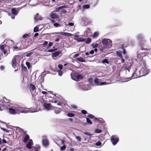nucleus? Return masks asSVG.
<instances>
[{"instance_id":"obj_1","label":"nucleus","mask_w":151,"mask_h":151,"mask_svg":"<svg viewBox=\"0 0 151 151\" xmlns=\"http://www.w3.org/2000/svg\"><path fill=\"white\" fill-rule=\"evenodd\" d=\"M150 72V70L147 69L145 66L143 68L141 69L140 70L136 71L135 72L133 73L132 77H133L134 78H135L142 76L143 75L141 76L140 75L137 74V73H138L140 72H142L143 74V75L145 76L149 74Z\"/></svg>"},{"instance_id":"obj_2","label":"nucleus","mask_w":151,"mask_h":151,"mask_svg":"<svg viewBox=\"0 0 151 151\" xmlns=\"http://www.w3.org/2000/svg\"><path fill=\"white\" fill-rule=\"evenodd\" d=\"M102 43L106 48H110L112 45L111 41L108 39H104L102 41Z\"/></svg>"},{"instance_id":"obj_3","label":"nucleus","mask_w":151,"mask_h":151,"mask_svg":"<svg viewBox=\"0 0 151 151\" xmlns=\"http://www.w3.org/2000/svg\"><path fill=\"white\" fill-rule=\"evenodd\" d=\"M19 11V9L18 8H12L11 9V13H9L8 15L11 17L12 19L15 18V16H16Z\"/></svg>"},{"instance_id":"obj_4","label":"nucleus","mask_w":151,"mask_h":151,"mask_svg":"<svg viewBox=\"0 0 151 151\" xmlns=\"http://www.w3.org/2000/svg\"><path fill=\"white\" fill-rule=\"evenodd\" d=\"M71 76L72 79L76 81H78L82 78V76L81 75L74 73L71 74Z\"/></svg>"},{"instance_id":"obj_5","label":"nucleus","mask_w":151,"mask_h":151,"mask_svg":"<svg viewBox=\"0 0 151 151\" xmlns=\"http://www.w3.org/2000/svg\"><path fill=\"white\" fill-rule=\"evenodd\" d=\"M16 106V114H19L20 113H26L29 112L27 110L23 109V108L20 106Z\"/></svg>"},{"instance_id":"obj_6","label":"nucleus","mask_w":151,"mask_h":151,"mask_svg":"<svg viewBox=\"0 0 151 151\" xmlns=\"http://www.w3.org/2000/svg\"><path fill=\"white\" fill-rule=\"evenodd\" d=\"M110 140L113 145H116L119 141L118 137L116 135H112L110 138Z\"/></svg>"},{"instance_id":"obj_7","label":"nucleus","mask_w":151,"mask_h":151,"mask_svg":"<svg viewBox=\"0 0 151 151\" xmlns=\"http://www.w3.org/2000/svg\"><path fill=\"white\" fill-rule=\"evenodd\" d=\"M8 103H5L2 100H0V111H2L5 109L8 108Z\"/></svg>"},{"instance_id":"obj_8","label":"nucleus","mask_w":151,"mask_h":151,"mask_svg":"<svg viewBox=\"0 0 151 151\" xmlns=\"http://www.w3.org/2000/svg\"><path fill=\"white\" fill-rule=\"evenodd\" d=\"M9 111L11 114H16V106H12L9 108Z\"/></svg>"},{"instance_id":"obj_9","label":"nucleus","mask_w":151,"mask_h":151,"mask_svg":"<svg viewBox=\"0 0 151 151\" xmlns=\"http://www.w3.org/2000/svg\"><path fill=\"white\" fill-rule=\"evenodd\" d=\"M42 142L44 146L46 147L48 145L49 142L46 136H44L43 137Z\"/></svg>"},{"instance_id":"obj_10","label":"nucleus","mask_w":151,"mask_h":151,"mask_svg":"<svg viewBox=\"0 0 151 151\" xmlns=\"http://www.w3.org/2000/svg\"><path fill=\"white\" fill-rule=\"evenodd\" d=\"M17 56H15L12 59V65L14 68H15L17 65Z\"/></svg>"},{"instance_id":"obj_11","label":"nucleus","mask_w":151,"mask_h":151,"mask_svg":"<svg viewBox=\"0 0 151 151\" xmlns=\"http://www.w3.org/2000/svg\"><path fill=\"white\" fill-rule=\"evenodd\" d=\"M50 17L52 19H56L58 17V15L55 12H52L50 14Z\"/></svg>"},{"instance_id":"obj_12","label":"nucleus","mask_w":151,"mask_h":151,"mask_svg":"<svg viewBox=\"0 0 151 151\" xmlns=\"http://www.w3.org/2000/svg\"><path fill=\"white\" fill-rule=\"evenodd\" d=\"M95 83L99 85H103L106 84V82H102L100 83L99 82V80L98 78H96L94 80Z\"/></svg>"},{"instance_id":"obj_13","label":"nucleus","mask_w":151,"mask_h":151,"mask_svg":"<svg viewBox=\"0 0 151 151\" xmlns=\"http://www.w3.org/2000/svg\"><path fill=\"white\" fill-rule=\"evenodd\" d=\"M52 102L54 103H57L58 105L60 106L61 104V103L59 98L57 99H54L52 100Z\"/></svg>"},{"instance_id":"obj_14","label":"nucleus","mask_w":151,"mask_h":151,"mask_svg":"<svg viewBox=\"0 0 151 151\" xmlns=\"http://www.w3.org/2000/svg\"><path fill=\"white\" fill-rule=\"evenodd\" d=\"M60 52L59 51H56L53 53L52 55V56L54 60H56L57 57L58 56Z\"/></svg>"},{"instance_id":"obj_15","label":"nucleus","mask_w":151,"mask_h":151,"mask_svg":"<svg viewBox=\"0 0 151 151\" xmlns=\"http://www.w3.org/2000/svg\"><path fill=\"white\" fill-rule=\"evenodd\" d=\"M33 145V142L32 140L29 139L26 145L27 147L29 149H31L32 146Z\"/></svg>"},{"instance_id":"obj_16","label":"nucleus","mask_w":151,"mask_h":151,"mask_svg":"<svg viewBox=\"0 0 151 151\" xmlns=\"http://www.w3.org/2000/svg\"><path fill=\"white\" fill-rule=\"evenodd\" d=\"M54 109L55 113L57 114H59L62 111L61 109L56 107H54Z\"/></svg>"},{"instance_id":"obj_17","label":"nucleus","mask_w":151,"mask_h":151,"mask_svg":"<svg viewBox=\"0 0 151 151\" xmlns=\"http://www.w3.org/2000/svg\"><path fill=\"white\" fill-rule=\"evenodd\" d=\"M43 106L47 110H49L51 108V104L49 103H45Z\"/></svg>"},{"instance_id":"obj_18","label":"nucleus","mask_w":151,"mask_h":151,"mask_svg":"<svg viewBox=\"0 0 151 151\" xmlns=\"http://www.w3.org/2000/svg\"><path fill=\"white\" fill-rule=\"evenodd\" d=\"M137 38L138 41H140L144 38V36L142 34H139L137 36Z\"/></svg>"},{"instance_id":"obj_19","label":"nucleus","mask_w":151,"mask_h":151,"mask_svg":"<svg viewBox=\"0 0 151 151\" xmlns=\"http://www.w3.org/2000/svg\"><path fill=\"white\" fill-rule=\"evenodd\" d=\"M36 87L39 90H41L42 89H43V86L40 83H39L36 86Z\"/></svg>"},{"instance_id":"obj_20","label":"nucleus","mask_w":151,"mask_h":151,"mask_svg":"<svg viewBox=\"0 0 151 151\" xmlns=\"http://www.w3.org/2000/svg\"><path fill=\"white\" fill-rule=\"evenodd\" d=\"M36 87L33 84L31 83L29 85V89L31 91H33L36 89Z\"/></svg>"},{"instance_id":"obj_21","label":"nucleus","mask_w":151,"mask_h":151,"mask_svg":"<svg viewBox=\"0 0 151 151\" xmlns=\"http://www.w3.org/2000/svg\"><path fill=\"white\" fill-rule=\"evenodd\" d=\"M99 0H90V3L93 4L94 6H95L98 3Z\"/></svg>"},{"instance_id":"obj_22","label":"nucleus","mask_w":151,"mask_h":151,"mask_svg":"<svg viewBox=\"0 0 151 151\" xmlns=\"http://www.w3.org/2000/svg\"><path fill=\"white\" fill-rule=\"evenodd\" d=\"M29 137L28 135L26 134L23 139V142H27V141L29 139Z\"/></svg>"},{"instance_id":"obj_23","label":"nucleus","mask_w":151,"mask_h":151,"mask_svg":"<svg viewBox=\"0 0 151 151\" xmlns=\"http://www.w3.org/2000/svg\"><path fill=\"white\" fill-rule=\"evenodd\" d=\"M116 54L118 56L120 57V58H123L122 55V51H116Z\"/></svg>"},{"instance_id":"obj_24","label":"nucleus","mask_w":151,"mask_h":151,"mask_svg":"<svg viewBox=\"0 0 151 151\" xmlns=\"http://www.w3.org/2000/svg\"><path fill=\"white\" fill-rule=\"evenodd\" d=\"M61 35L66 36H68V37H70L71 35H72V34L68 33H67L66 32H61Z\"/></svg>"},{"instance_id":"obj_25","label":"nucleus","mask_w":151,"mask_h":151,"mask_svg":"<svg viewBox=\"0 0 151 151\" xmlns=\"http://www.w3.org/2000/svg\"><path fill=\"white\" fill-rule=\"evenodd\" d=\"M38 14H37V15L35 17V21H37L39 20H41L42 19V17H38Z\"/></svg>"},{"instance_id":"obj_26","label":"nucleus","mask_w":151,"mask_h":151,"mask_svg":"<svg viewBox=\"0 0 151 151\" xmlns=\"http://www.w3.org/2000/svg\"><path fill=\"white\" fill-rule=\"evenodd\" d=\"M75 40L78 42H83L85 41L86 40L85 39L80 37L78 38H77L76 39H75Z\"/></svg>"},{"instance_id":"obj_27","label":"nucleus","mask_w":151,"mask_h":151,"mask_svg":"<svg viewBox=\"0 0 151 151\" xmlns=\"http://www.w3.org/2000/svg\"><path fill=\"white\" fill-rule=\"evenodd\" d=\"M2 124H3L4 125L6 126V124L5 123H4V122H0V127L1 128V129H3L4 131H5L7 132L6 130L5 129L2 128Z\"/></svg>"},{"instance_id":"obj_28","label":"nucleus","mask_w":151,"mask_h":151,"mask_svg":"<svg viewBox=\"0 0 151 151\" xmlns=\"http://www.w3.org/2000/svg\"><path fill=\"white\" fill-rule=\"evenodd\" d=\"M88 86V85H84L82 87H81V88L83 90H89V88H87V87Z\"/></svg>"},{"instance_id":"obj_29","label":"nucleus","mask_w":151,"mask_h":151,"mask_svg":"<svg viewBox=\"0 0 151 151\" xmlns=\"http://www.w3.org/2000/svg\"><path fill=\"white\" fill-rule=\"evenodd\" d=\"M88 20V18L86 17H83L82 19V21L84 22V24H85L86 22Z\"/></svg>"},{"instance_id":"obj_30","label":"nucleus","mask_w":151,"mask_h":151,"mask_svg":"<svg viewBox=\"0 0 151 151\" xmlns=\"http://www.w3.org/2000/svg\"><path fill=\"white\" fill-rule=\"evenodd\" d=\"M76 60H77L80 61L81 62H84L85 60L83 59V58L81 57L80 58H76Z\"/></svg>"},{"instance_id":"obj_31","label":"nucleus","mask_w":151,"mask_h":151,"mask_svg":"<svg viewBox=\"0 0 151 151\" xmlns=\"http://www.w3.org/2000/svg\"><path fill=\"white\" fill-rule=\"evenodd\" d=\"M85 41L86 43V44H88L91 42V39L90 38H88Z\"/></svg>"},{"instance_id":"obj_32","label":"nucleus","mask_w":151,"mask_h":151,"mask_svg":"<svg viewBox=\"0 0 151 151\" xmlns=\"http://www.w3.org/2000/svg\"><path fill=\"white\" fill-rule=\"evenodd\" d=\"M5 47V45H1L0 46V49L1 50V52L5 50L4 48Z\"/></svg>"},{"instance_id":"obj_33","label":"nucleus","mask_w":151,"mask_h":151,"mask_svg":"<svg viewBox=\"0 0 151 151\" xmlns=\"http://www.w3.org/2000/svg\"><path fill=\"white\" fill-rule=\"evenodd\" d=\"M67 116L68 117H72L75 116V114L72 113H68L67 114Z\"/></svg>"},{"instance_id":"obj_34","label":"nucleus","mask_w":151,"mask_h":151,"mask_svg":"<svg viewBox=\"0 0 151 151\" xmlns=\"http://www.w3.org/2000/svg\"><path fill=\"white\" fill-rule=\"evenodd\" d=\"M83 8L84 9H88L90 8V6L89 5H84L83 6Z\"/></svg>"},{"instance_id":"obj_35","label":"nucleus","mask_w":151,"mask_h":151,"mask_svg":"<svg viewBox=\"0 0 151 151\" xmlns=\"http://www.w3.org/2000/svg\"><path fill=\"white\" fill-rule=\"evenodd\" d=\"M102 63H106L107 64L109 63V62L108 60L107 59H105L104 60H103L102 61Z\"/></svg>"},{"instance_id":"obj_36","label":"nucleus","mask_w":151,"mask_h":151,"mask_svg":"<svg viewBox=\"0 0 151 151\" xmlns=\"http://www.w3.org/2000/svg\"><path fill=\"white\" fill-rule=\"evenodd\" d=\"M86 121L87 122L90 124H91L92 123V122L91 121V120L88 118H86Z\"/></svg>"},{"instance_id":"obj_37","label":"nucleus","mask_w":151,"mask_h":151,"mask_svg":"<svg viewBox=\"0 0 151 151\" xmlns=\"http://www.w3.org/2000/svg\"><path fill=\"white\" fill-rule=\"evenodd\" d=\"M66 148V145H64L60 148V150L63 151Z\"/></svg>"},{"instance_id":"obj_38","label":"nucleus","mask_w":151,"mask_h":151,"mask_svg":"<svg viewBox=\"0 0 151 151\" xmlns=\"http://www.w3.org/2000/svg\"><path fill=\"white\" fill-rule=\"evenodd\" d=\"M38 27L37 26L35 27L34 29V32H37L38 31Z\"/></svg>"},{"instance_id":"obj_39","label":"nucleus","mask_w":151,"mask_h":151,"mask_svg":"<svg viewBox=\"0 0 151 151\" xmlns=\"http://www.w3.org/2000/svg\"><path fill=\"white\" fill-rule=\"evenodd\" d=\"M98 44H91V46L93 48H96L98 46Z\"/></svg>"},{"instance_id":"obj_40","label":"nucleus","mask_w":151,"mask_h":151,"mask_svg":"<svg viewBox=\"0 0 151 151\" xmlns=\"http://www.w3.org/2000/svg\"><path fill=\"white\" fill-rule=\"evenodd\" d=\"M47 44L48 42L47 41H45L42 44V45L43 47H45L46 45H47Z\"/></svg>"},{"instance_id":"obj_41","label":"nucleus","mask_w":151,"mask_h":151,"mask_svg":"<svg viewBox=\"0 0 151 151\" xmlns=\"http://www.w3.org/2000/svg\"><path fill=\"white\" fill-rule=\"evenodd\" d=\"M101 131H102L101 129H96L95 130V132L96 133H100Z\"/></svg>"},{"instance_id":"obj_42","label":"nucleus","mask_w":151,"mask_h":151,"mask_svg":"<svg viewBox=\"0 0 151 151\" xmlns=\"http://www.w3.org/2000/svg\"><path fill=\"white\" fill-rule=\"evenodd\" d=\"M99 34L97 32H95L93 35V37L95 38Z\"/></svg>"},{"instance_id":"obj_43","label":"nucleus","mask_w":151,"mask_h":151,"mask_svg":"<svg viewBox=\"0 0 151 151\" xmlns=\"http://www.w3.org/2000/svg\"><path fill=\"white\" fill-rule=\"evenodd\" d=\"M101 144V142L99 141H98L95 143V145L97 146H100Z\"/></svg>"},{"instance_id":"obj_44","label":"nucleus","mask_w":151,"mask_h":151,"mask_svg":"<svg viewBox=\"0 0 151 151\" xmlns=\"http://www.w3.org/2000/svg\"><path fill=\"white\" fill-rule=\"evenodd\" d=\"M84 134H85L89 136L90 137H91V136H92V134L89 132H84Z\"/></svg>"},{"instance_id":"obj_45","label":"nucleus","mask_w":151,"mask_h":151,"mask_svg":"<svg viewBox=\"0 0 151 151\" xmlns=\"http://www.w3.org/2000/svg\"><path fill=\"white\" fill-rule=\"evenodd\" d=\"M54 25L56 27H60V24L58 23H55L54 24Z\"/></svg>"},{"instance_id":"obj_46","label":"nucleus","mask_w":151,"mask_h":151,"mask_svg":"<svg viewBox=\"0 0 151 151\" xmlns=\"http://www.w3.org/2000/svg\"><path fill=\"white\" fill-rule=\"evenodd\" d=\"M71 108L73 109H76V105L74 104H72L70 105Z\"/></svg>"},{"instance_id":"obj_47","label":"nucleus","mask_w":151,"mask_h":151,"mask_svg":"<svg viewBox=\"0 0 151 151\" xmlns=\"http://www.w3.org/2000/svg\"><path fill=\"white\" fill-rule=\"evenodd\" d=\"M76 139L79 141H80L81 140V137L78 136H76Z\"/></svg>"},{"instance_id":"obj_48","label":"nucleus","mask_w":151,"mask_h":151,"mask_svg":"<svg viewBox=\"0 0 151 151\" xmlns=\"http://www.w3.org/2000/svg\"><path fill=\"white\" fill-rule=\"evenodd\" d=\"M26 65L27 66L28 68L29 69V68L30 67V63L29 62H26Z\"/></svg>"},{"instance_id":"obj_49","label":"nucleus","mask_w":151,"mask_h":151,"mask_svg":"<svg viewBox=\"0 0 151 151\" xmlns=\"http://www.w3.org/2000/svg\"><path fill=\"white\" fill-rule=\"evenodd\" d=\"M29 35L28 34H25L23 35V38H25L26 37H29Z\"/></svg>"},{"instance_id":"obj_50","label":"nucleus","mask_w":151,"mask_h":151,"mask_svg":"<svg viewBox=\"0 0 151 151\" xmlns=\"http://www.w3.org/2000/svg\"><path fill=\"white\" fill-rule=\"evenodd\" d=\"M58 75L59 76H61L62 75L63 72L61 70H59L58 71Z\"/></svg>"},{"instance_id":"obj_51","label":"nucleus","mask_w":151,"mask_h":151,"mask_svg":"<svg viewBox=\"0 0 151 151\" xmlns=\"http://www.w3.org/2000/svg\"><path fill=\"white\" fill-rule=\"evenodd\" d=\"M88 117L91 119H93L94 118V116L92 114H89L88 115Z\"/></svg>"},{"instance_id":"obj_52","label":"nucleus","mask_w":151,"mask_h":151,"mask_svg":"<svg viewBox=\"0 0 151 151\" xmlns=\"http://www.w3.org/2000/svg\"><path fill=\"white\" fill-rule=\"evenodd\" d=\"M1 52L4 53V55L5 56H6L7 55V54H6L7 52L5 50H4L3 51H2Z\"/></svg>"},{"instance_id":"obj_53","label":"nucleus","mask_w":151,"mask_h":151,"mask_svg":"<svg viewBox=\"0 0 151 151\" xmlns=\"http://www.w3.org/2000/svg\"><path fill=\"white\" fill-rule=\"evenodd\" d=\"M105 47L104 46V47H102L100 48L99 50L100 51H101V52H103V51L105 49Z\"/></svg>"},{"instance_id":"obj_54","label":"nucleus","mask_w":151,"mask_h":151,"mask_svg":"<svg viewBox=\"0 0 151 151\" xmlns=\"http://www.w3.org/2000/svg\"><path fill=\"white\" fill-rule=\"evenodd\" d=\"M32 52H29V53H27L26 55V56L27 57H29L30 56V55L32 54Z\"/></svg>"},{"instance_id":"obj_55","label":"nucleus","mask_w":151,"mask_h":151,"mask_svg":"<svg viewBox=\"0 0 151 151\" xmlns=\"http://www.w3.org/2000/svg\"><path fill=\"white\" fill-rule=\"evenodd\" d=\"M81 112L82 114H86L87 113V111L85 110H82L81 111Z\"/></svg>"},{"instance_id":"obj_56","label":"nucleus","mask_w":151,"mask_h":151,"mask_svg":"<svg viewBox=\"0 0 151 151\" xmlns=\"http://www.w3.org/2000/svg\"><path fill=\"white\" fill-rule=\"evenodd\" d=\"M74 37L75 38V39L78 38V37L79 36L77 35V33H75V34H74Z\"/></svg>"},{"instance_id":"obj_57","label":"nucleus","mask_w":151,"mask_h":151,"mask_svg":"<svg viewBox=\"0 0 151 151\" xmlns=\"http://www.w3.org/2000/svg\"><path fill=\"white\" fill-rule=\"evenodd\" d=\"M74 25V24L72 22H70L67 25L70 26H73Z\"/></svg>"},{"instance_id":"obj_58","label":"nucleus","mask_w":151,"mask_h":151,"mask_svg":"<svg viewBox=\"0 0 151 151\" xmlns=\"http://www.w3.org/2000/svg\"><path fill=\"white\" fill-rule=\"evenodd\" d=\"M63 67V65L61 64H59L58 65V67L61 70L62 69Z\"/></svg>"},{"instance_id":"obj_59","label":"nucleus","mask_w":151,"mask_h":151,"mask_svg":"<svg viewBox=\"0 0 151 151\" xmlns=\"http://www.w3.org/2000/svg\"><path fill=\"white\" fill-rule=\"evenodd\" d=\"M52 44H53V43L52 42H50L49 44H48V47H51V46H52Z\"/></svg>"},{"instance_id":"obj_60","label":"nucleus","mask_w":151,"mask_h":151,"mask_svg":"<svg viewBox=\"0 0 151 151\" xmlns=\"http://www.w3.org/2000/svg\"><path fill=\"white\" fill-rule=\"evenodd\" d=\"M7 43H8L10 44H13L14 43V42L12 40L8 41Z\"/></svg>"},{"instance_id":"obj_61","label":"nucleus","mask_w":151,"mask_h":151,"mask_svg":"<svg viewBox=\"0 0 151 151\" xmlns=\"http://www.w3.org/2000/svg\"><path fill=\"white\" fill-rule=\"evenodd\" d=\"M89 52L90 54H93L94 53V50H92L90 51Z\"/></svg>"},{"instance_id":"obj_62","label":"nucleus","mask_w":151,"mask_h":151,"mask_svg":"<svg viewBox=\"0 0 151 151\" xmlns=\"http://www.w3.org/2000/svg\"><path fill=\"white\" fill-rule=\"evenodd\" d=\"M79 55V54H77H77H75V55H74V56H73V57L74 58H76V57H77Z\"/></svg>"},{"instance_id":"obj_63","label":"nucleus","mask_w":151,"mask_h":151,"mask_svg":"<svg viewBox=\"0 0 151 151\" xmlns=\"http://www.w3.org/2000/svg\"><path fill=\"white\" fill-rule=\"evenodd\" d=\"M54 34H55V35H56V34H60V35H61V32H55L54 33Z\"/></svg>"},{"instance_id":"obj_64","label":"nucleus","mask_w":151,"mask_h":151,"mask_svg":"<svg viewBox=\"0 0 151 151\" xmlns=\"http://www.w3.org/2000/svg\"><path fill=\"white\" fill-rule=\"evenodd\" d=\"M42 93L44 94H47V93L46 91H42Z\"/></svg>"}]
</instances>
